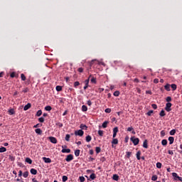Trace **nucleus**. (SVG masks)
Wrapping results in <instances>:
<instances>
[{
    "instance_id": "a211bd4d",
    "label": "nucleus",
    "mask_w": 182,
    "mask_h": 182,
    "mask_svg": "<svg viewBox=\"0 0 182 182\" xmlns=\"http://www.w3.org/2000/svg\"><path fill=\"white\" fill-rule=\"evenodd\" d=\"M35 132L37 134H42V129H39V128H37L35 129Z\"/></svg>"
},
{
    "instance_id": "6e6d98bb",
    "label": "nucleus",
    "mask_w": 182,
    "mask_h": 182,
    "mask_svg": "<svg viewBox=\"0 0 182 182\" xmlns=\"http://www.w3.org/2000/svg\"><path fill=\"white\" fill-rule=\"evenodd\" d=\"M79 179H80V182H84L85 180V177H83V176H80Z\"/></svg>"
},
{
    "instance_id": "49530a36",
    "label": "nucleus",
    "mask_w": 182,
    "mask_h": 182,
    "mask_svg": "<svg viewBox=\"0 0 182 182\" xmlns=\"http://www.w3.org/2000/svg\"><path fill=\"white\" fill-rule=\"evenodd\" d=\"M126 154H127V159H130V156H132V152H130V151H127V152H126Z\"/></svg>"
},
{
    "instance_id": "6ab92c4d",
    "label": "nucleus",
    "mask_w": 182,
    "mask_h": 182,
    "mask_svg": "<svg viewBox=\"0 0 182 182\" xmlns=\"http://www.w3.org/2000/svg\"><path fill=\"white\" fill-rule=\"evenodd\" d=\"M90 82H91V83H94L95 85H96V83H97V81L96 80V77H92Z\"/></svg>"
},
{
    "instance_id": "f3484780",
    "label": "nucleus",
    "mask_w": 182,
    "mask_h": 182,
    "mask_svg": "<svg viewBox=\"0 0 182 182\" xmlns=\"http://www.w3.org/2000/svg\"><path fill=\"white\" fill-rule=\"evenodd\" d=\"M80 127V129H82V130H87V127L84 124H81Z\"/></svg>"
},
{
    "instance_id": "79ce46f5",
    "label": "nucleus",
    "mask_w": 182,
    "mask_h": 182,
    "mask_svg": "<svg viewBox=\"0 0 182 182\" xmlns=\"http://www.w3.org/2000/svg\"><path fill=\"white\" fill-rule=\"evenodd\" d=\"M38 122H40V123H43V122H45V118L43 117L38 118Z\"/></svg>"
},
{
    "instance_id": "09e8293b",
    "label": "nucleus",
    "mask_w": 182,
    "mask_h": 182,
    "mask_svg": "<svg viewBox=\"0 0 182 182\" xmlns=\"http://www.w3.org/2000/svg\"><path fill=\"white\" fill-rule=\"evenodd\" d=\"M79 85H80V83L79 82V81H76L74 82V87H77V86H79Z\"/></svg>"
},
{
    "instance_id": "4d7b16f0",
    "label": "nucleus",
    "mask_w": 182,
    "mask_h": 182,
    "mask_svg": "<svg viewBox=\"0 0 182 182\" xmlns=\"http://www.w3.org/2000/svg\"><path fill=\"white\" fill-rule=\"evenodd\" d=\"M151 107H153L154 109V110L157 109V105L156 104H152L151 105Z\"/></svg>"
},
{
    "instance_id": "4c0bfd02",
    "label": "nucleus",
    "mask_w": 182,
    "mask_h": 182,
    "mask_svg": "<svg viewBox=\"0 0 182 182\" xmlns=\"http://www.w3.org/2000/svg\"><path fill=\"white\" fill-rule=\"evenodd\" d=\"M82 112H87V107L86 105L82 106Z\"/></svg>"
},
{
    "instance_id": "864d4df0",
    "label": "nucleus",
    "mask_w": 182,
    "mask_h": 182,
    "mask_svg": "<svg viewBox=\"0 0 182 182\" xmlns=\"http://www.w3.org/2000/svg\"><path fill=\"white\" fill-rule=\"evenodd\" d=\"M98 134H99V136H100L101 137H102V136H103V131H102V130H99V131H98Z\"/></svg>"
},
{
    "instance_id": "a19ab883",
    "label": "nucleus",
    "mask_w": 182,
    "mask_h": 182,
    "mask_svg": "<svg viewBox=\"0 0 182 182\" xmlns=\"http://www.w3.org/2000/svg\"><path fill=\"white\" fill-rule=\"evenodd\" d=\"M90 178H91V180H95V178H96V174L92 173V174L90 176Z\"/></svg>"
},
{
    "instance_id": "0eeeda50",
    "label": "nucleus",
    "mask_w": 182,
    "mask_h": 182,
    "mask_svg": "<svg viewBox=\"0 0 182 182\" xmlns=\"http://www.w3.org/2000/svg\"><path fill=\"white\" fill-rule=\"evenodd\" d=\"M43 160L46 163H52V159H50V158L43 157Z\"/></svg>"
},
{
    "instance_id": "9d476101",
    "label": "nucleus",
    "mask_w": 182,
    "mask_h": 182,
    "mask_svg": "<svg viewBox=\"0 0 182 182\" xmlns=\"http://www.w3.org/2000/svg\"><path fill=\"white\" fill-rule=\"evenodd\" d=\"M30 172L31 174H33V176H36V174H38V171L35 168H31Z\"/></svg>"
},
{
    "instance_id": "13d9d810",
    "label": "nucleus",
    "mask_w": 182,
    "mask_h": 182,
    "mask_svg": "<svg viewBox=\"0 0 182 182\" xmlns=\"http://www.w3.org/2000/svg\"><path fill=\"white\" fill-rule=\"evenodd\" d=\"M168 154H170L171 156H173L174 154V152L172 150H168Z\"/></svg>"
},
{
    "instance_id": "423d86ee",
    "label": "nucleus",
    "mask_w": 182,
    "mask_h": 182,
    "mask_svg": "<svg viewBox=\"0 0 182 182\" xmlns=\"http://www.w3.org/2000/svg\"><path fill=\"white\" fill-rule=\"evenodd\" d=\"M72 160H73V156L72 154L68 155L65 158V161L68 163H70V161H72Z\"/></svg>"
},
{
    "instance_id": "393cba45",
    "label": "nucleus",
    "mask_w": 182,
    "mask_h": 182,
    "mask_svg": "<svg viewBox=\"0 0 182 182\" xmlns=\"http://www.w3.org/2000/svg\"><path fill=\"white\" fill-rule=\"evenodd\" d=\"M159 116H161V117H163L166 116V112H165L164 109H162V110L160 112Z\"/></svg>"
},
{
    "instance_id": "9b49d317",
    "label": "nucleus",
    "mask_w": 182,
    "mask_h": 182,
    "mask_svg": "<svg viewBox=\"0 0 182 182\" xmlns=\"http://www.w3.org/2000/svg\"><path fill=\"white\" fill-rule=\"evenodd\" d=\"M143 147L144 149H149V145L147 143V139H145L143 143Z\"/></svg>"
},
{
    "instance_id": "37998d69",
    "label": "nucleus",
    "mask_w": 182,
    "mask_h": 182,
    "mask_svg": "<svg viewBox=\"0 0 182 182\" xmlns=\"http://www.w3.org/2000/svg\"><path fill=\"white\" fill-rule=\"evenodd\" d=\"M119 132V128L117 127H114L113 129V133H115L117 134V132Z\"/></svg>"
},
{
    "instance_id": "a18cd8bd",
    "label": "nucleus",
    "mask_w": 182,
    "mask_h": 182,
    "mask_svg": "<svg viewBox=\"0 0 182 182\" xmlns=\"http://www.w3.org/2000/svg\"><path fill=\"white\" fill-rule=\"evenodd\" d=\"M154 112V111H153V110H149V111L146 113V115H147V116H151V114H153Z\"/></svg>"
},
{
    "instance_id": "774afa93",
    "label": "nucleus",
    "mask_w": 182,
    "mask_h": 182,
    "mask_svg": "<svg viewBox=\"0 0 182 182\" xmlns=\"http://www.w3.org/2000/svg\"><path fill=\"white\" fill-rule=\"evenodd\" d=\"M16 181H19V182H24L23 180L21 179V178H17Z\"/></svg>"
},
{
    "instance_id": "ea45409f",
    "label": "nucleus",
    "mask_w": 182,
    "mask_h": 182,
    "mask_svg": "<svg viewBox=\"0 0 182 182\" xmlns=\"http://www.w3.org/2000/svg\"><path fill=\"white\" fill-rule=\"evenodd\" d=\"M169 134L171 136H174V134H176V129L171 130L170 132H169Z\"/></svg>"
},
{
    "instance_id": "f8f14e48",
    "label": "nucleus",
    "mask_w": 182,
    "mask_h": 182,
    "mask_svg": "<svg viewBox=\"0 0 182 182\" xmlns=\"http://www.w3.org/2000/svg\"><path fill=\"white\" fill-rule=\"evenodd\" d=\"M168 140L169 141V144H173V143H174V137L173 136H169Z\"/></svg>"
},
{
    "instance_id": "c9c22d12",
    "label": "nucleus",
    "mask_w": 182,
    "mask_h": 182,
    "mask_svg": "<svg viewBox=\"0 0 182 182\" xmlns=\"http://www.w3.org/2000/svg\"><path fill=\"white\" fill-rule=\"evenodd\" d=\"M28 176H29V172H28V171H25V172L23 173V177H24V178H28Z\"/></svg>"
},
{
    "instance_id": "7c9ffc66",
    "label": "nucleus",
    "mask_w": 182,
    "mask_h": 182,
    "mask_svg": "<svg viewBox=\"0 0 182 182\" xmlns=\"http://www.w3.org/2000/svg\"><path fill=\"white\" fill-rule=\"evenodd\" d=\"M45 110H46L47 112H50V110H52V107L48 105L45 107Z\"/></svg>"
},
{
    "instance_id": "4be33fe9",
    "label": "nucleus",
    "mask_w": 182,
    "mask_h": 182,
    "mask_svg": "<svg viewBox=\"0 0 182 182\" xmlns=\"http://www.w3.org/2000/svg\"><path fill=\"white\" fill-rule=\"evenodd\" d=\"M95 151H96L97 154H99V153H100V151H102V148H100V146H97L95 148Z\"/></svg>"
},
{
    "instance_id": "6e6552de",
    "label": "nucleus",
    "mask_w": 182,
    "mask_h": 182,
    "mask_svg": "<svg viewBox=\"0 0 182 182\" xmlns=\"http://www.w3.org/2000/svg\"><path fill=\"white\" fill-rule=\"evenodd\" d=\"M31 103H28L26 105L24 106L23 110L24 111L29 110V109H31Z\"/></svg>"
},
{
    "instance_id": "dca6fc26",
    "label": "nucleus",
    "mask_w": 182,
    "mask_h": 182,
    "mask_svg": "<svg viewBox=\"0 0 182 182\" xmlns=\"http://www.w3.org/2000/svg\"><path fill=\"white\" fill-rule=\"evenodd\" d=\"M85 140L87 143H89L90 141H92V136L90 135H87L85 137Z\"/></svg>"
},
{
    "instance_id": "5701e85b",
    "label": "nucleus",
    "mask_w": 182,
    "mask_h": 182,
    "mask_svg": "<svg viewBox=\"0 0 182 182\" xmlns=\"http://www.w3.org/2000/svg\"><path fill=\"white\" fill-rule=\"evenodd\" d=\"M62 153H70V149H63Z\"/></svg>"
},
{
    "instance_id": "473e14b6",
    "label": "nucleus",
    "mask_w": 182,
    "mask_h": 182,
    "mask_svg": "<svg viewBox=\"0 0 182 182\" xmlns=\"http://www.w3.org/2000/svg\"><path fill=\"white\" fill-rule=\"evenodd\" d=\"M9 159L11 161H15V156H12V155H9Z\"/></svg>"
},
{
    "instance_id": "c03bdc74",
    "label": "nucleus",
    "mask_w": 182,
    "mask_h": 182,
    "mask_svg": "<svg viewBox=\"0 0 182 182\" xmlns=\"http://www.w3.org/2000/svg\"><path fill=\"white\" fill-rule=\"evenodd\" d=\"M119 95H120V92L119 91H115L114 92V96H115L116 97H119Z\"/></svg>"
},
{
    "instance_id": "f03ea898",
    "label": "nucleus",
    "mask_w": 182,
    "mask_h": 182,
    "mask_svg": "<svg viewBox=\"0 0 182 182\" xmlns=\"http://www.w3.org/2000/svg\"><path fill=\"white\" fill-rule=\"evenodd\" d=\"M171 106H173V105L171 104V102H168L166 104V107H165V110L166 112H171Z\"/></svg>"
},
{
    "instance_id": "a878e982",
    "label": "nucleus",
    "mask_w": 182,
    "mask_h": 182,
    "mask_svg": "<svg viewBox=\"0 0 182 182\" xmlns=\"http://www.w3.org/2000/svg\"><path fill=\"white\" fill-rule=\"evenodd\" d=\"M107 124H109V122H107V121L104 122L102 123V127H103L104 129H106V127H107Z\"/></svg>"
},
{
    "instance_id": "338daca9",
    "label": "nucleus",
    "mask_w": 182,
    "mask_h": 182,
    "mask_svg": "<svg viewBox=\"0 0 182 182\" xmlns=\"http://www.w3.org/2000/svg\"><path fill=\"white\" fill-rule=\"evenodd\" d=\"M11 77H15V73H11L10 75Z\"/></svg>"
},
{
    "instance_id": "e433bc0d",
    "label": "nucleus",
    "mask_w": 182,
    "mask_h": 182,
    "mask_svg": "<svg viewBox=\"0 0 182 182\" xmlns=\"http://www.w3.org/2000/svg\"><path fill=\"white\" fill-rule=\"evenodd\" d=\"M162 146H167V139H163L161 141Z\"/></svg>"
},
{
    "instance_id": "bb28decb",
    "label": "nucleus",
    "mask_w": 182,
    "mask_h": 182,
    "mask_svg": "<svg viewBox=\"0 0 182 182\" xmlns=\"http://www.w3.org/2000/svg\"><path fill=\"white\" fill-rule=\"evenodd\" d=\"M55 90H57V92H62V86L57 85Z\"/></svg>"
},
{
    "instance_id": "603ef678",
    "label": "nucleus",
    "mask_w": 182,
    "mask_h": 182,
    "mask_svg": "<svg viewBox=\"0 0 182 182\" xmlns=\"http://www.w3.org/2000/svg\"><path fill=\"white\" fill-rule=\"evenodd\" d=\"M161 163H160V162H158V163H156V167H157V168H161Z\"/></svg>"
},
{
    "instance_id": "de8ad7c7",
    "label": "nucleus",
    "mask_w": 182,
    "mask_h": 182,
    "mask_svg": "<svg viewBox=\"0 0 182 182\" xmlns=\"http://www.w3.org/2000/svg\"><path fill=\"white\" fill-rule=\"evenodd\" d=\"M63 182H66L68 181V176H63L62 178Z\"/></svg>"
},
{
    "instance_id": "20e7f679",
    "label": "nucleus",
    "mask_w": 182,
    "mask_h": 182,
    "mask_svg": "<svg viewBox=\"0 0 182 182\" xmlns=\"http://www.w3.org/2000/svg\"><path fill=\"white\" fill-rule=\"evenodd\" d=\"M172 176H173V177L175 178L174 180H177L178 179L179 181L182 182V178L178 176L177 173H176V172L172 173Z\"/></svg>"
},
{
    "instance_id": "c756f323",
    "label": "nucleus",
    "mask_w": 182,
    "mask_h": 182,
    "mask_svg": "<svg viewBox=\"0 0 182 182\" xmlns=\"http://www.w3.org/2000/svg\"><path fill=\"white\" fill-rule=\"evenodd\" d=\"M112 143V144H118L119 140L117 139H113Z\"/></svg>"
},
{
    "instance_id": "bf43d9fd",
    "label": "nucleus",
    "mask_w": 182,
    "mask_h": 182,
    "mask_svg": "<svg viewBox=\"0 0 182 182\" xmlns=\"http://www.w3.org/2000/svg\"><path fill=\"white\" fill-rule=\"evenodd\" d=\"M57 126H58V127H63V124L60 123V122H58L57 123Z\"/></svg>"
},
{
    "instance_id": "cd10ccee",
    "label": "nucleus",
    "mask_w": 182,
    "mask_h": 182,
    "mask_svg": "<svg viewBox=\"0 0 182 182\" xmlns=\"http://www.w3.org/2000/svg\"><path fill=\"white\" fill-rule=\"evenodd\" d=\"M65 141H70V134H67L65 135Z\"/></svg>"
},
{
    "instance_id": "2eb2a0df",
    "label": "nucleus",
    "mask_w": 182,
    "mask_h": 182,
    "mask_svg": "<svg viewBox=\"0 0 182 182\" xmlns=\"http://www.w3.org/2000/svg\"><path fill=\"white\" fill-rule=\"evenodd\" d=\"M112 180H114V181H119V176L117 174H114L112 176Z\"/></svg>"
},
{
    "instance_id": "f704fd0d",
    "label": "nucleus",
    "mask_w": 182,
    "mask_h": 182,
    "mask_svg": "<svg viewBox=\"0 0 182 182\" xmlns=\"http://www.w3.org/2000/svg\"><path fill=\"white\" fill-rule=\"evenodd\" d=\"M21 80H23V82H24V80H26V77L25 76V74H23V73L21 74Z\"/></svg>"
},
{
    "instance_id": "052dcab7",
    "label": "nucleus",
    "mask_w": 182,
    "mask_h": 182,
    "mask_svg": "<svg viewBox=\"0 0 182 182\" xmlns=\"http://www.w3.org/2000/svg\"><path fill=\"white\" fill-rule=\"evenodd\" d=\"M89 161H95V158L90 156L89 158Z\"/></svg>"
},
{
    "instance_id": "69168bd1",
    "label": "nucleus",
    "mask_w": 182,
    "mask_h": 182,
    "mask_svg": "<svg viewBox=\"0 0 182 182\" xmlns=\"http://www.w3.org/2000/svg\"><path fill=\"white\" fill-rule=\"evenodd\" d=\"M154 83H159V79L158 78H155L154 80Z\"/></svg>"
},
{
    "instance_id": "f257e3e1",
    "label": "nucleus",
    "mask_w": 182,
    "mask_h": 182,
    "mask_svg": "<svg viewBox=\"0 0 182 182\" xmlns=\"http://www.w3.org/2000/svg\"><path fill=\"white\" fill-rule=\"evenodd\" d=\"M131 141H132L134 146H137L139 144L140 139L139 138H136L134 136L131 137Z\"/></svg>"
},
{
    "instance_id": "412c9836",
    "label": "nucleus",
    "mask_w": 182,
    "mask_h": 182,
    "mask_svg": "<svg viewBox=\"0 0 182 182\" xmlns=\"http://www.w3.org/2000/svg\"><path fill=\"white\" fill-rule=\"evenodd\" d=\"M164 88H165V90H166L167 92H170V84H166L165 86H164Z\"/></svg>"
},
{
    "instance_id": "7ed1b4c3",
    "label": "nucleus",
    "mask_w": 182,
    "mask_h": 182,
    "mask_svg": "<svg viewBox=\"0 0 182 182\" xmlns=\"http://www.w3.org/2000/svg\"><path fill=\"white\" fill-rule=\"evenodd\" d=\"M75 136H80V137H82V136L85 134V132H83V130L82 129H80V130L75 131Z\"/></svg>"
},
{
    "instance_id": "3c124183",
    "label": "nucleus",
    "mask_w": 182,
    "mask_h": 182,
    "mask_svg": "<svg viewBox=\"0 0 182 182\" xmlns=\"http://www.w3.org/2000/svg\"><path fill=\"white\" fill-rule=\"evenodd\" d=\"M38 127H42V124H37L36 125L33 126L34 129H38Z\"/></svg>"
},
{
    "instance_id": "5fc2aeb1",
    "label": "nucleus",
    "mask_w": 182,
    "mask_h": 182,
    "mask_svg": "<svg viewBox=\"0 0 182 182\" xmlns=\"http://www.w3.org/2000/svg\"><path fill=\"white\" fill-rule=\"evenodd\" d=\"M166 102H168V103H170V102H171V97H167L166 98Z\"/></svg>"
},
{
    "instance_id": "680f3d73",
    "label": "nucleus",
    "mask_w": 182,
    "mask_h": 182,
    "mask_svg": "<svg viewBox=\"0 0 182 182\" xmlns=\"http://www.w3.org/2000/svg\"><path fill=\"white\" fill-rule=\"evenodd\" d=\"M132 130H134V129L132 128V127H128L127 128V132H132Z\"/></svg>"
},
{
    "instance_id": "0e129e2a",
    "label": "nucleus",
    "mask_w": 182,
    "mask_h": 182,
    "mask_svg": "<svg viewBox=\"0 0 182 182\" xmlns=\"http://www.w3.org/2000/svg\"><path fill=\"white\" fill-rule=\"evenodd\" d=\"M90 154L93 155L95 151H93V149H90V151H89Z\"/></svg>"
},
{
    "instance_id": "b1692460",
    "label": "nucleus",
    "mask_w": 182,
    "mask_h": 182,
    "mask_svg": "<svg viewBox=\"0 0 182 182\" xmlns=\"http://www.w3.org/2000/svg\"><path fill=\"white\" fill-rule=\"evenodd\" d=\"M171 89H172V90H177V85H176V84H171Z\"/></svg>"
},
{
    "instance_id": "4468645a",
    "label": "nucleus",
    "mask_w": 182,
    "mask_h": 182,
    "mask_svg": "<svg viewBox=\"0 0 182 182\" xmlns=\"http://www.w3.org/2000/svg\"><path fill=\"white\" fill-rule=\"evenodd\" d=\"M75 157H79L80 156V149H77L75 151Z\"/></svg>"
},
{
    "instance_id": "8fccbe9b",
    "label": "nucleus",
    "mask_w": 182,
    "mask_h": 182,
    "mask_svg": "<svg viewBox=\"0 0 182 182\" xmlns=\"http://www.w3.org/2000/svg\"><path fill=\"white\" fill-rule=\"evenodd\" d=\"M105 113H111L112 112V109L110 108H107L105 110Z\"/></svg>"
},
{
    "instance_id": "c85d7f7f",
    "label": "nucleus",
    "mask_w": 182,
    "mask_h": 182,
    "mask_svg": "<svg viewBox=\"0 0 182 182\" xmlns=\"http://www.w3.org/2000/svg\"><path fill=\"white\" fill-rule=\"evenodd\" d=\"M26 163H28V164H32V159H31V158H26Z\"/></svg>"
},
{
    "instance_id": "ddd939ff",
    "label": "nucleus",
    "mask_w": 182,
    "mask_h": 182,
    "mask_svg": "<svg viewBox=\"0 0 182 182\" xmlns=\"http://www.w3.org/2000/svg\"><path fill=\"white\" fill-rule=\"evenodd\" d=\"M136 156L137 160H141V158L140 157V156H141V151H138Z\"/></svg>"
},
{
    "instance_id": "58836bf2",
    "label": "nucleus",
    "mask_w": 182,
    "mask_h": 182,
    "mask_svg": "<svg viewBox=\"0 0 182 182\" xmlns=\"http://www.w3.org/2000/svg\"><path fill=\"white\" fill-rule=\"evenodd\" d=\"M157 178H159V177L157 176V175H154V176L151 177L152 181H156Z\"/></svg>"
},
{
    "instance_id": "e2e57ef3",
    "label": "nucleus",
    "mask_w": 182,
    "mask_h": 182,
    "mask_svg": "<svg viewBox=\"0 0 182 182\" xmlns=\"http://www.w3.org/2000/svg\"><path fill=\"white\" fill-rule=\"evenodd\" d=\"M78 72H79L80 73H82L83 72V68H78Z\"/></svg>"
},
{
    "instance_id": "aec40b11",
    "label": "nucleus",
    "mask_w": 182,
    "mask_h": 182,
    "mask_svg": "<svg viewBox=\"0 0 182 182\" xmlns=\"http://www.w3.org/2000/svg\"><path fill=\"white\" fill-rule=\"evenodd\" d=\"M9 114H10V116H12V114H15V109H10L9 110Z\"/></svg>"
},
{
    "instance_id": "1a4fd4ad",
    "label": "nucleus",
    "mask_w": 182,
    "mask_h": 182,
    "mask_svg": "<svg viewBox=\"0 0 182 182\" xmlns=\"http://www.w3.org/2000/svg\"><path fill=\"white\" fill-rule=\"evenodd\" d=\"M85 85L84 86V90H86L89 87V78L85 81Z\"/></svg>"
},
{
    "instance_id": "72a5a7b5",
    "label": "nucleus",
    "mask_w": 182,
    "mask_h": 182,
    "mask_svg": "<svg viewBox=\"0 0 182 182\" xmlns=\"http://www.w3.org/2000/svg\"><path fill=\"white\" fill-rule=\"evenodd\" d=\"M5 151H6V148L1 146L0 148V153H5Z\"/></svg>"
},
{
    "instance_id": "39448f33",
    "label": "nucleus",
    "mask_w": 182,
    "mask_h": 182,
    "mask_svg": "<svg viewBox=\"0 0 182 182\" xmlns=\"http://www.w3.org/2000/svg\"><path fill=\"white\" fill-rule=\"evenodd\" d=\"M48 140H50V143H53V144H56V143H58V139H56L55 136L48 137Z\"/></svg>"
},
{
    "instance_id": "2f4dec72",
    "label": "nucleus",
    "mask_w": 182,
    "mask_h": 182,
    "mask_svg": "<svg viewBox=\"0 0 182 182\" xmlns=\"http://www.w3.org/2000/svg\"><path fill=\"white\" fill-rule=\"evenodd\" d=\"M36 116H37V117H40V116H42V110H38L37 112H36Z\"/></svg>"
}]
</instances>
